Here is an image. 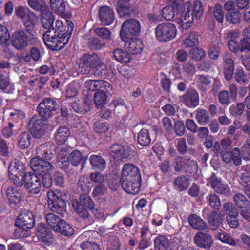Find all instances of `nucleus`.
Returning <instances> with one entry per match:
<instances>
[{
  "label": "nucleus",
  "instance_id": "1",
  "mask_svg": "<svg viewBox=\"0 0 250 250\" xmlns=\"http://www.w3.org/2000/svg\"><path fill=\"white\" fill-rule=\"evenodd\" d=\"M120 182L123 189L131 194L140 191L141 176L138 168L133 164H126L122 169Z\"/></svg>",
  "mask_w": 250,
  "mask_h": 250
},
{
  "label": "nucleus",
  "instance_id": "2",
  "mask_svg": "<svg viewBox=\"0 0 250 250\" xmlns=\"http://www.w3.org/2000/svg\"><path fill=\"white\" fill-rule=\"evenodd\" d=\"M78 71L82 74L88 73L91 68L95 67L94 75L99 77L106 76L107 68L96 54H85L76 62Z\"/></svg>",
  "mask_w": 250,
  "mask_h": 250
},
{
  "label": "nucleus",
  "instance_id": "3",
  "mask_svg": "<svg viewBox=\"0 0 250 250\" xmlns=\"http://www.w3.org/2000/svg\"><path fill=\"white\" fill-rule=\"evenodd\" d=\"M71 31L65 33H57L55 29L48 30L43 34V42L46 46L52 50H59L68 43Z\"/></svg>",
  "mask_w": 250,
  "mask_h": 250
},
{
  "label": "nucleus",
  "instance_id": "4",
  "mask_svg": "<svg viewBox=\"0 0 250 250\" xmlns=\"http://www.w3.org/2000/svg\"><path fill=\"white\" fill-rule=\"evenodd\" d=\"M172 4V6H167L164 8L161 11L162 16L155 14H150L149 19L153 22H157L161 20L163 17L166 20H172L174 21L176 15H178L179 11L182 9V5L184 0H167Z\"/></svg>",
  "mask_w": 250,
  "mask_h": 250
},
{
  "label": "nucleus",
  "instance_id": "5",
  "mask_svg": "<svg viewBox=\"0 0 250 250\" xmlns=\"http://www.w3.org/2000/svg\"><path fill=\"white\" fill-rule=\"evenodd\" d=\"M156 39L160 42H167L174 39L177 35L176 26L170 22L159 24L155 28Z\"/></svg>",
  "mask_w": 250,
  "mask_h": 250
},
{
  "label": "nucleus",
  "instance_id": "6",
  "mask_svg": "<svg viewBox=\"0 0 250 250\" xmlns=\"http://www.w3.org/2000/svg\"><path fill=\"white\" fill-rule=\"evenodd\" d=\"M25 171L24 165L18 160H13L8 167V177L11 182L21 186L23 185L22 180Z\"/></svg>",
  "mask_w": 250,
  "mask_h": 250
},
{
  "label": "nucleus",
  "instance_id": "7",
  "mask_svg": "<svg viewBox=\"0 0 250 250\" xmlns=\"http://www.w3.org/2000/svg\"><path fill=\"white\" fill-rule=\"evenodd\" d=\"M190 7L191 3L189 2H186L184 5L183 4L182 9L179 11L174 20V21L182 30L188 29L193 22V16L192 14L190 13Z\"/></svg>",
  "mask_w": 250,
  "mask_h": 250
},
{
  "label": "nucleus",
  "instance_id": "8",
  "mask_svg": "<svg viewBox=\"0 0 250 250\" xmlns=\"http://www.w3.org/2000/svg\"><path fill=\"white\" fill-rule=\"evenodd\" d=\"M141 30L140 22L137 20L131 19L125 21L122 24L120 35L122 41H125L130 38L138 36Z\"/></svg>",
  "mask_w": 250,
  "mask_h": 250
},
{
  "label": "nucleus",
  "instance_id": "9",
  "mask_svg": "<svg viewBox=\"0 0 250 250\" xmlns=\"http://www.w3.org/2000/svg\"><path fill=\"white\" fill-rule=\"evenodd\" d=\"M22 183L31 195L37 194L41 190V177L34 173H28L23 177Z\"/></svg>",
  "mask_w": 250,
  "mask_h": 250
},
{
  "label": "nucleus",
  "instance_id": "10",
  "mask_svg": "<svg viewBox=\"0 0 250 250\" xmlns=\"http://www.w3.org/2000/svg\"><path fill=\"white\" fill-rule=\"evenodd\" d=\"M46 119H41L39 117H33L30 120L28 126L30 131L33 136L40 138L44 134L47 129Z\"/></svg>",
  "mask_w": 250,
  "mask_h": 250
},
{
  "label": "nucleus",
  "instance_id": "11",
  "mask_svg": "<svg viewBox=\"0 0 250 250\" xmlns=\"http://www.w3.org/2000/svg\"><path fill=\"white\" fill-rule=\"evenodd\" d=\"M59 107L55 100L46 98L39 104L37 110L42 118L47 119L51 116L53 112L58 109Z\"/></svg>",
  "mask_w": 250,
  "mask_h": 250
},
{
  "label": "nucleus",
  "instance_id": "12",
  "mask_svg": "<svg viewBox=\"0 0 250 250\" xmlns=\"http://www.w3.org/2000/svg\"><path fill=\"white\" fill-rule=\"evenodd\" d=\"M58 194L53 191H49L47 193L48 203L51 210L58 213L66 210V203L64 200L60 198Z\"/></svg>",
  "mask_w": 250,
  "mask_h": 250
},
{
  "label": "nucleus",
  "instance_id": "13",
  "mask_svg": "<svg viewBox=\"0 0 250 250\" xmlns=\"http://www.w3.org/2000/svg\"><path fill=\"white\" fill-rule=\"evenodd\" d=\"M30 166L33 170L39 173V175L49 174L48 173L54 168L51 163L40 159L38 157H34L31 160Z\"/></svg>",
  "mask_w": 250,
  "mask_h": 250
},
{
  "label": "nucleus",
  "instance_id": "14",
  "mask_svg": "<svg viewBox=\"0 0 250 250\" xmlns=\"http://www.w3.org/2000/svg\"><path fill=\"white\" fill-rule=\"evenodd\" d=\"M131 152V147L128 145L114 144L109 148L110 155L116 161L127 158L130 155Z\"/></svg>",
  "mask_w": 250,
  "mask_h": 250
},
{
  "label": "nucleus",
  "instance_id": "15",
  "mask_svg": "<svg viewBox=\"0 0 250 250\" xmlns=\"http://www.w3.org/2000/svg\"><path fill=\"white\" fill-rule=\"evenodd\" d=\"M13 46L18 50H21L28 45L29 40L26 33L23 30L15 31L12 35Z\"/></svg>",
  "mask_w": 250,
  "mask_h": 250
},
{
  "label": "nucleus",
  "instance_id": "16",
  "mask_svg": "<svg viewBox=\"0 0 250 250\" xmlns=\"http://www.w3.org/2000/svg\"><path fill=\"white\" fill-rule=\"evenodd\" d=\"M84 87L88 91L99 90L104 88L106 92H111L112 88L110 84L105 81L99 80H87L85 82Z\"/></svg>",
  "mask_w": 250,
  "mask_h": 250
},
{
  "label": "nucleus",
  "instance_id": "17",
  "mask_svg": "<svg viewBox=\"0 0 250 250\" xmlns=\"http://www.w3.org/2000/svg\"><path fill=\"white\" fill-rule=\"evenodd\" d=\"M125 42V49L130 54H138L140 53L144 48L142 41L136 37L130 38Z\"/></svg>",
  "mask_w": 250,
  "mask_h": 250
},
{
  "label": "nucleus",
  "instance_id": "18",
  "mask_svg": "<svg viewBox=\"0 0 250 250\" xmlns=\"http://www.w3.org/2000/svg\"><path fill=\"white\" fill-rule=\"evenodd\" d=\"M234 201L241 209V215L246 220H249L250 218V204L246 197L241 194H237L234 197Z\"/></svg>",
  "mask_w": 250,
  "mask_h": 250
},
{
  "label": "nucleus",
  "instance_id": "19",
  "mask_svg": "<svg viewBox=\"0 0 250 250\" xmlns=\"http://www.w3.org/2000/svg\"><path fill=\"white\" fill-rule=\"evenodd\" d=\"M35 224V219L33 213L25 210L20 214L16 221V225L21 227L32 228Z\"/></svg>",
  "mask_w": 250,
  "mask_h": 250
},
{
  "label": "nucleus",
  "instance_id": "20",
  "mask_svg": "<svg viewBox=\"0 0 250 250\" xmlns=\"http://www.w3.org/2000/svg\"><path fill=\"white\" fill-rule=\"evenodd\" d=\"M208 183L218 193L228 196L230 190L227 184H224L215 175H212L208 179Z\"/></svg>",
  "mask_w": 250,
  "mask_h": 250
},
{
  "label": "nucleus",
  "instance_id": "21",
  "mask_svg": "<svg viewBox=\"0 0 250 250\" xmlns=\"http://www.w3.org/2000/svg\"><path fill=\"white\" fill-rule=\"evenodd\" d=\"M99 16L103 25H109L114 20V13L113 9L108 6H103L99 10Z\"/></svg>",
  "mask_w": 250,
  "mask_h": 250
},
{
  "label": "nucleus",
  "instance_id": "22",
  "mask_svg": "<svg viewBox=\"0 0 250 250\" xmlns=\"http://www.w3.org/2000/svg\"><path fill=\"white\" fill-rule=\"evenodd\" d=\"M37 235L40 241L49 245L53 241L52 234L43 223H40L37 228Z\"/></svg>",
  "mask_w": 250,
  "mask_h": 250
},
{
  "label": "nucleus",
  "instance_id": "23",
  "mask_svg": "<svg viewBox=\"0 0 250 250\" xmlns=\"http://www.w3.org/2000/svg\"><path fill=\"white\" fill-rule=\"evenodd\" d=\"M36 154L40 159L50 160L54 156V147L50 143L42 144L37 148Z\"/></svg>",
  "mask_w": 250,
  "mask_h": 250
},
{
  "label": "nucleus",
  "instance_id": "24",
  "mask_svg": "<svg viewBox=\"0 0 250 250\" xmlns=\"http://www.w3.org/2000/svg\"><path fill=\"white\" fill-rule=\"evenodd\" d=\"M221 156L223 160L226 163H229L232 161H233L234 164L238 166L241 164V159L240 155L239 149L237 147H235L232 151L228 152L226 150H223L221 152Z\"/></svg>",
  "mask_w": 250,
  "mask_h": 250
},
{
  "label": "nucleus",
  "instance_id": "25",
  "mask_svg": "<svg viewBox=\"0 0 250 250\" xmlns=\"http://www.w3.org/2000/svg\"><path fill=\"white\" fill-rule=\"evenodd\" d=\"M239 50L248 53L247 56L242 55L241 57L243 64L248 70L250 69V44L247 40L243 39L240 41Z\"/></svg>",
  "mask_w": 250,
  "mask_h": 250
},
{
  "label": "nucleus",
  "instance_id": "26",
  "mask_svg": "<svg viewBox=\"0 0 250 250\" xmlns=\"http://www.w3.org/2000/svg\"><path fill=\"white\" fill-rule=\"evenodd\" d=\"M180 99L188 107H195L199 104V95L198 92L193 89L188 91L185 95L181 97Z\"/></svg>",
  "mask_w": 250,
  "mask_h": 250
},
{
  "label": "nucleus",
  "instance_id": "27",
  "mask_svg": "<svg viewBox=\"0 0 250 250\" xmlns=\"http://www.w3.org/2000/svg\"><path fill=\"white\" fill-rule=\"evenodd\" d=\"M40 13L41 14V22L43 27L48 30L54 29L53 28L54 17L52 13L49 11L48 7L45 8V11H42Z\"/></svg>",
  "mask_w": 250,
  "mask_h": 250
},
{
  "label": "nucleus",
  "instance_id": "28",
  "mask_svg": "<svg viewBox=\"0 0 250 250\" xmlns=\"http://www.w3.org/2000/svg\"><path fill=\"white\" fill-rule=\"evenodd\" d=\"M6 195L11 205L18 204L21 198V192L12 186H9L7 188Z\"/></svg>",
  "mask_w": 250,
  "mask_h": 250
},
{
  "label": "nucleus",
  "instance_id": "29",
  "mask_svg": "<svg viewBox=\"0 0 250 250\" xmlns=\"http://www.w3.org/2000/svg\"><path fill=\"white\" fill-rule=\"evenodd\" d=\"M195 243L200 247L208 249L212 243L211 237L202 232L197 233L194 237Z\"/></svg>",
  "mask_w": 250,
  "mask_h": 250
},
{
  "label": "nucleus",
  "instance_id": "30",
  "mask_svg": "<svg viewBox=\"0 0 250 250\" xmlns=\"http://www.w3.org/2000/svg\"><path fill=\"white\" fill-rule=\"evenodd\" d=\"M31 136L28 132H21L18 137V145L21 149H26L31 144Z\"/></svg>",
  "mask_w": 250,
  "mask_h": 250
},
{
  "label": "nucleus",
  "instance_id": "31",
  "mask_svg": "<svg viewBox=\"0 0 250 250\" xmlns=\"http://www.w3.org/2000/svg\"><path fill=\"white\" fill-rule=\"evenodd\" d=\"M111 92H106L104 88L99 89L97 90L94 94V101L96 107H99L105 104L107 99V93Z\"/></svg>",
  "mask_w": 250,
  "mask_h": 250
},
{
  "label": "nucleus",
  "instance_id": "32",
  "mask_svg": "<svg viewBox=\"0 0 250 250\" xmlns=\"http://www.w3.org/2000/svg\"><path fill=\"white\" fill-rule=\"evenodd\" d=\"M188 222L193 228L197 230H204L207 228V225L203 220L195 214L189 216Z\"/></svg>",
  "mask_w": 250,
  "mask_h": 250
},
{
  "label": "nucleus",
  "instance_id": "33",
  "mask_svg": "<svg viewBox=\"0 0 250 250\" xmlns=\"http://www.w3.org/2000/svg\"><path fill=\"white\" fill-rule=\"evenodd\" d=\"M80 203L78 204L77 201H73L72 205L74 208L75 206L84 207L89 209H92L94 207V204L91 199L87 194H81L80 197Z\"/></svg>",
  "mask_w": 250,
  "mask_h": 250
},
{
  "label": "nucleus",
  "instance_id": "34",
  "mask_svg": "<svg viewBox=\"0 0 250 250\" xmlns=\"http://www.w3.org/2000/svg\"><path fill=\"white\" fill-rule=\"evenodd\" d=\"M50 5L55 13L62 15L65 11L66 3L63 0H50Z\"/></svg>",
  "mask_w": 250,
  "mask_h": 250
},
{
  "label": "nucleus",
  "instance_id": "35",
  "mask_svg": "<svg viewBox=\"0 0 250 250\" xmlns=\"http://www.w3.org/2000/svg\"><path fill=\"white\" fill-rule=\"evenodd\" d=\"M89 160L93 169L102 170L105 167L106 162L100 155H92L90 157Z\"/></svg>",
  "mask_w": 250,
  "mask_h": 250
},
{
  "label": "nucleus",
  "instance_id": "36",
  "mask_svg": "<svg viewBox=\"0 0 250 250\" xmlns=\"http://www.w3.org/2000/svg\"><path fill=\"white\" fill-rule=\"evenodd\" d=\"M114 59L119 62L127 63L131 60V56L121 49H116L113 52Z\"/></svg>",
  "mask_w": 250,
  "mask_h": 250
},
{
  "label": "nucleus",
  "instance_id": "37",
  "mask_svg": "<svg viewBox=\"0 0 250 250\" xmlns=\"http://www.w3.org/2000/svg\"><path fill=\"white\" fill-rule=\"evenodd\" d=\"M46 220L48 225L54 230L60 229L59 226L62 221L56 214L50 213L47 214Z\"/></svg>",
  "mask_w": 250,
  "mask_h": 250
},
{
  "label": "nucleus",
  "instance_id": "38",
  "mask_svg": "<svg viewBox=\"0 0 250 250\" xmlns=\"http://www.w3.org/2000/svg\"><path fill=\"white\" fill-rule=\"evenodd\" d=\"M68 154L65 148H61L58 150L57 155V160L58 163H61L59 165L63 168H65L69 165Z\"/></svg>",
  "mask_w": 250,
  "mask_h": 250
},
{
  "label": "nucleus",
  "instance_id": "39",
  "mask_svg": "<svg viewBox=\"0 0 250 250\" xmlns=\"http://www.w3.org/2000/svg\"><path fill=\"white\" fill-rule=\"evenodd\" d=\"M210 11L214 18L219 23H222L224 21L225 13L223 7L219 4H216L210 8Z\"/></svg>",
  "mask_w": 250,
  "mask_h": 250
},
{
  "label": "nucleus",
  "instance_id": "40",
  "mask_svg": "<svg viewBox=\"0 0 250 250\" xmlns=\"http://www.w3.org/2000/svg\"><path fill=\"white\" fill-rule=\"evenodd\" d=\"M169 244V240L165 236H159L154 240L155 250H167Z\"/></svg>",
  "mask_w": 250,
  "mask_h": 250
},
{
  "label": "nucleus",
  "instance_id": "41",
  "mask_svg": "<svg viewBox=\"0 0 250 250\" xmlns=\"http://www.w3.org/2000/svg\"><path fill=\"white\" fill-rule=\"evenodd\" d=\"M189 182L187 178L185 176H181L177 177L174 182V187L178 191H183L188 188Z\"/></svg>",
  "mask_w": 250,
  "mask_h": 250
},
{
  "label": "nucleus",
  "instance_id": "42",
  "mask_svg": "<svg viewBox=\"0 0 250 250\" xmlns=\"http://www.w3.org/2000/svg\"><path fill=\"white\" fill-rule=\"evenodd\" d=\"M69 135L70 132L67 127H60L57 131L55 140L58 143L63 144Z\"/></svg>",
  "mask_w": 250,
  "mask_h": 250
},
{
  "label": "nucleus",
  "instance_id": "43",
  "mask_svg": "<svg viewBox=\"0 0 250 250\" xmlns=\"http://www.w3.org/2000/svg\"><path fill=\"white\" fill-rule=\"evenodd\" d=\"M137 140L142 146L149 145L151 142L149 131L146 129H142L138 134Z\"/></svg>",
  "mask_w": 250,
  "mask_h": 250
},
{
  "label": "nucleus",
  "instance_id": "44",
  "mask_svg": "<svg viewBox=\"0 0 250 250\" xmlns=\"http://www.w3.org/2000/svg\"><path fill=\"white\" fill-rule=\"evenodd\" d=\"M216 237L224 243L229 244L232 246L237 245V241L234 240L226 232L219 231L216 233Z\"/></svg>",
  "mask_w": 250,
  "mask_h": 250
},
{
  "label": "nucleus",
  "instance_id": "45",
  "mask_svg": "<svg viewBox=\"0 0 250 250\" xmlns=\"http://www.w3.org/2000/svg\"><path fill=\"white\" fill-rule=\"evenodd\" d=\"M23 21L25 25L30 30L38 23V18L32 11H30Z\"/></svg>",
  "mask_w": 250,
  "mask_h": 250
},
{
  "label": "nucleus",
  "instance_id": "46",
  "mask_svg": "<svg viewBox=\"0 0 250 250\" xmlns=\"http://www.w3.org/2000/svg\"><path fill=\"white\" fill-rule=\"evenodd\" d=\"M196 119L200 125H205L209 122V116L207 111L198 109L196 110Z\"/></svg>",
  "mask_w": 250,
  "mask_h": 250
},
{
  "label": "nucleus",
  "instance_id": "47",
  "mask_svg": "<svg viewBox=\"0 0 250 250\" xmlns=\"http://www.w3.org/2000/svg\"><path fill=\"white\" fill-rule=\"evenodd\" d=\"M190 13L194 14L196 18H200L203 14V8L202 3L199 0H196L194 2L193 5L190 8Z\"/></svg>",
  "mask_w": 250,
  "mask_h": 250
},
{
  "label": "nucleus",
  "instance_id": "48",
  "mask_svg": "<svg viewBox=\"0 0 250 250\" xmlns=\"http://www.w3.org/2000/svg\"><path fill=\"white\" fill-rule=\"evenodd\" d=\"M83 158L82 153L79 150H74L69 155L68 162H70L73 166H77L82 162Z\"/></svg>",
  "mask_w": 250,
  "mask_h": 250
},
{
  "label": "nucleus",
  "instance_id": "49",
  "mask_svg": "<svg viewBox=\"0 0 250 250\" xmlns=\"http://www.w3.org/2000/svg\"><path fill=\"white\" fill-rule=\"evenodd\" d=\"M0 88L5 93H10L14 90L13 85L10 83L7 78L0 73Z\"/></svg>",
  "mask_w": 250,
  "mask_h": 250
},
{
  "label": "nucleus",
  "instance_id": "50",
  "mask_svg": "<svg viewBox=\"0 0 250 250\" xmlns=\"http://www.w3.org/2000/svg\"><path fill=\"white\" fill-rule=\"evenodd\" d=\"M95 33L103 40H110L112 33L111 31L106 27H97L94 29Z\"/></svg>",
  "mask_w": 250,
  "mask_h": 250
},
{
  "label": "nucleus",
  "instance_id": "51",
  "mask_svg": "<svg viewBox=\"0 0 250 250\" xmlns=\"http://www.w3.org/2000/svg\"><path fill=\"white\" fill-rule=\"evenodd\" d=\"M183 44L188 47H192L199 44L198 36L195 33L190 34L187 38L184 40Z\"/></svg>",
  "mask_w": 250,
  "mask_h": 250
},
{
  "label": "nucleus",
  "instance_id": "52",
  "mask_svg": "<svg viewBox=\"0 0 250 250\" xmlns=\"http://www.w3.org/2000/svg\"><path fill=\"white\" fill-rule=\"evenodd\" d=\"M60 229L55 231L59 232L67 236H71L74 233L73 228L68 224H67L63 220L61 222V224L59 226Z\"/></svg>",
  "mask_w": 250,
  "mask_h": 250
},
{
  "label": "nucleus",
  "instance_id": "53",
  "mask_svg": "<svg viewBox=\"0 0 250 250\" xmlns=\"http://www.w3.org/2000/svg\"><path fill=\"white\" fill-rule=\"evenodd\" d=\"M79 88V84L76 83H72L69 84L66 90V96L67 98L75 97L78 93Z\"/></svg>",
  "mask_w": 250,
  "mask_h": 250
},
{
  "label": "nucleus",
  "instance_id": "54",
  "mask_svg": "<svg viewBox=\"0 0 250 250\" xmlns=\"http://www.w3.org/2000/svg\"><path fill=\"white\" fill-rule=\"evenodd\" d=\"M95 131L101 134H105L109 130V125L107 123L96 122L94 124Z\"/></svg>",
  "mask_w": 250,
  "mask_h": 250
},
{
  "label": "nucleus",
  "instance_id": "55",
  "mask_svg": "<svg viewBox=\"0 0 250 250\" xmlns=\"http://www.w3.org/2000/svg\"><path fill=\"white\" fill-rule=\"evenodd\" d=\"M10 40V35L6 27L0 24V44H7Z\"/></svg>",
  "mask_w": 250,
  "mask_h": 250
},
{
  "label": "nucleus",
  "instance_id": "56",
  "mask_svg": "<svg viewBox=\"0 0 250 250\" xmlns=\"http://www.w3.org/2000/svg\"><path fill=\"white\" fill-rule=\"evenodd\" d=\"M78 185L83 191L85 192H89L91 184L86 177L81 176L78 181Z\"/></svg>",
  "mask_w": 250,
  "mask_h": 250
},
{
  "label": "nucleus",
  "instance_id": "57",
  "mask_svg": "<svg viewBox=\"0 0 250 250\" xmlns=\"http://www.w3.org/2000/svg\"><path fill=\"white\" fill-rule=\"evenodd\" d=\"M238 216L237 211H231V214L227 217V221L228 224L232 228H236L239 225L237 217Z\"/></svg>",
  "mask_w": 250,
  "mask_h": 250
},
{
  "label": "nucleus",
  "instance_id": "58",
  "mask_svg": "<svg viewBox=\"0 0 250 250\" xmlns=\"http://www.w3.org/2000/svg\"><path fill=\"white\" fill-rule=\"evenodd\" d=\"M189 57L191 59L195 60L202 59L205 57V52L200 48L192 49L189 53Z\"/></svg>",
  "mask_w": 250,
  "mask_h": 250
},
{
  "label": "nucleus",
  "instance_id": "59",
  "mask_svg": "<svg viewBox=\"0 0 250 250\" xmlns=\"http://www.w3.org/2000/svg\"><path fill=\"white\" fill-rule=\"evenodd\" d=\"M226 19L230 23L236 24L240 21V15L239 12L236 11L227 12Z\"/></svg>",
  "mask_w": 250,
  "mask_h": 250
},
{
  "label": "nucleus",
  "instance_id": "60",
  "mask_svg": "<svg viewBox=\"0 0 250 250\" xmlns=\"http://www.w3.org/2000/svg\"><path fill=\"white\" fill-rule=\"evenodd\" d=\"M236 81L240 84L248 83L249 81V75L245 74L242 70H238L235 75Z\"/></svg>",
  "mask_w": 250,
  "mask_h": 250
},
{
  "label": "nucleus",
  "instance_id": "61",
  "mask_svg": "<svg viewBox=\"0 0 250 250\" xmlns=\"http://www.w3.org/2000/svg\"><path fill=\"white\" fill-rule=\"evenodd\" d=\"M110 105L114 108L115 111H118L121 107L123 110H128L127 106L125 104L124 100L117 99L113 100L110 104Z\"/></svg>",
  "mask_w": 250,
  "mask_h": 250
},
{
  "label": "nucleus",
  "instance_id": "62",
  "mask_svg": "<svg viewBox=\"0 0 250 250\" xmlns=\"http://www.w3.org/2000/svg\"><path fill=\"white\" fill-rule=\"evenodd\" d=\"M209 205L213 208H217L221 205L220 199L215 194H210L207 197Z\"/></svg>",
  "mask_w": 250,
  "mask_h": 250
},
{
  "label": "nucleus",
  "instance_id": "63",
  "mask_svg": "<svg viewBox=\"0 0 250 250\" xmlns=\"http://www.w3.org/2000/svg\"><path fill=\"white\" fill-rule=\"evenodd\" d=\"M244 109L243 104L239 103L236 105H231L230 107V112L233 116H239L242 114Z\"/></svg>",
  "mask_w": 250,
  "mask_h": 250
},
{
  "label": "nucleus",
  "instance_id": "64",
  "mask_svg": "<svg viewBox=\"0 0 250 250\" xmlns=\"http://www.w3.org/2000/svg\"><path fill=\"white\" fill-rule=\"evenodd\" d=\"M83 250H100L99 246L95 243L86 241L81 245Z\"/></svg>",
  "mask_w": 250,
  "mask_h": 250
}]
</instances>
